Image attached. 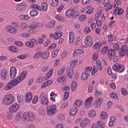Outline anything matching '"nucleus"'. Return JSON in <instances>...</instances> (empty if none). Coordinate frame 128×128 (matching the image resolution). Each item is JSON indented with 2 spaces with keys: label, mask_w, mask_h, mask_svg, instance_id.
<instances>
[{
  "label": "nucleus",
  "mask_w": 128,
  "mask_h": 128,
  "mask_svg": "<svg viewBox=\"0 0 128 128\" xmlns=\"http://www.w3.org/2000/svg\"><path fill=\"white\" fill-rule=\"evenodd\" d=\"M40 24L41 25H42V24L41 23H38L36 22H33L32 25H30L29 27L31 29H36L37 27L38 24Z\"/></svg>",
  "instance_id": "23"
},
{
  "label": "nucleus",
  "mask_w": 128,
  "mask_h": 128,
  "mask_svg": "<svg viewBox=\"0 0 128 128\" xmlns=\"http://www.w3.org/2000/svg\"><path fill=\"white\" fill-rule=\"evenodd\" d=\"M19 17L21 19L24 20H28L30 18V17L27 15H20L19 16Z\"/></svg>",
  "instance_id": "32"
},
{
  "label": "nucleus",
  "mask_w": 128,
  "mask_h": 128,
  "mask_svg": "<svg viewBox=\"0 0 128 128\" xmlns=\"http://www.w3.org/2000/svg\"><path fill=\"white\" fill-rule=\"evenodd\" d=\"M9 50L13 52H17L18 51V49L14 46H10L9 48Z\"/></svg>",
  "instance_id": "33"
},
{
  "label": "nucleus",
  "mask_w": 128,
  "mask_h": 128,
  "mask_svg": "<svg viewBox=\"0 0 128 128\" xmlns=\"http://www.w3.org/2000/svg\"><path fill=\"white\" fill-rule=\"evenodd\" d=\"M46 110L49 116L54 114L57 112L56 106L53 105L47 107Z\"/></svg>",
  "instance_id": "3"
},
{
  "label": "nucleus",
  "mask_w": 128,
  "mask_h": 128,
  "mask_svg": "<svg viewBox=\"0 0 128 128\" xmlns=\"http://www.w3.org/2000/svg\"><path fill=\"white\" fill-rule=\"evenodd\" d=\"M17 29L15 28H12L11 29V31L10 33L12 34H16L17 32Z\"/></svg>",
  "instance_id": "60"
},
{
  "label": "nucleus",
  "mask_w": 128,
  "mask_h": 128,
  "mask_svg": "<svg viewBox=\"0 0 128 128\" xmlns=\"http://www.w3.org/2000/svg\"><path fill=\"white\" fill-rule=\"evenodd\" d=\"M18 84L15 79L10 81L5 86L4 89L6 90H9L11 89L14 86L17 85Z\"/></svg>",
  "instance_id": "5"
},
{
  "label": "nucleus",
  "mask_w": 128,
  "mask_h": 128,
  "mask_svg": "<svg viewBox=\"0 0 128 128\" xmlns=\"http://www.w3.org/2000/svg\"><path fill=\"white\" fill-rule=\"evenodd\" d=\"M27 74L26 72L23 71L20 75L19 77L16 78L15 79L18 84L22 81L26 77Z\"/></svg>",
  "instance_id": "4"
},
{
  "label": "nucleus",
  "mask_w": 128,
  "mask_h": 128,
  "mask_svg": "<svg viewBox=\"0 0 128 128\" xmlns=\"http://www.w3.org/2000/svg\"><path fill=\"white\" fill-rule=\"evenodd\" d=\"M40 57L44 60H46L49 57V52H46L45 53H41L40 54Z\"/></svg>",
  "instance_id": "21"
},
{
  "label": "nucleus",
  "mask_w": 128,
  "mask_h": 128,
  "mask_svg": "<svg viewBox=\"0 0 128 128\" xmlns=\"http://www.w3.org/2000/svg\"><path fill=\"white\" fill-rule=\"evenodd\" d=\"M56 32H55V36L54 38V40H56L60 38L62 36V32H59L60 30L59 28L56 29Z\"/></svg>",
  "instance_id": "14"
},
{
  "label": "nucleus",
  "mask_w": 128,
  "mask_h": 128,
  "mask_svg": "<svg viewBox=\"0 0 128 128\" xmlns=\"http://www.w3.org/2000/svg\"><path fill=\"white\" fill-rule=\"evenodd\" d=\"M83 102L80 100H78L76 101L74 104V106L76 105L77 106H79L81 104H82Z\"/></svg>",
  "instance_id": "37"
},
{
  "label": "nucleus",
  "mask_w": 128,
  "mask_h": 128,
  "mask_svg": "<svg viewBox=\"0 0 128 128\" xmlns=\"http://www.w3.org/2000/svg\"><path fill=\"white\" fill-rule=\"evenodd\" d=\"M74 12L75 10L74 9H69L66 12L65 15L66 16L70 17L74 15Z\"/></svg>",
  "instance_id": "13"
},
{
  "label": "nucleus",
  "mask_w": 128,
  "mask_h": 128,
  "mask_svg": "<svg viewBox=\"0 0 128 128\" xmlns=\"http://www.w3.org/2000/svg\"><path fill=\"white\" fill-rule=\"evenodd\" d=\"M89 74L85 72L83 73L81 76V78L82 80H86L89 76Z\"/></svg>",
  "instance_id": "25"
},
{
  "label": "nucleus",
  "mask_w": 128,
  "mask_h": 128,
  "mask_svg": "<svg viewBox=\"0 0 128 128\" xmlns=\"http://www.w3.org/2000/svg\"><path fill=\"white\" fill-rule=\"evenodd\" d=\"M103 101V99L102 98H98L96 100L94 103L95 106L96 108L99 107Z\"/></svg>",
  "instance_id": "15"
},
{
  "label": "nucleus",
  "mask_w": 128,
  "mask_h": 128,
  "mask_svg": "<svg viewBox=\"0 0 128 128\" xmlns=\"http://www.w3.org/2000/svg\"><path fill=\"white\" fill-rule=\"evenodd\" d=\"M23 117L25 120L28 121H32L34 119L33 114L32 112H26L24 113Z\"/></svg>",
  "instance_id": "6"
},
{
  "label": "nucleus",
  "mask_w": 128,
  "mask_h": 128,
  "mask_svg": "<svg viewBox=\"0 0 128 128\" xmlns=\"http://www.w3.org/2000/svg\"><path fill=\"white\" fill-rule=\"evenodd\" d=\"M97 123L102 128H104L105 126L104 124L100 121H98L97 122Z\"/></svg>",
  "instance_id": "53"
},
{
  "label": "nucleus",
  "mask_w": 128,
  "mask_h": 128,
  "mask_svg": "<svg viewBox=\"0 0 128 128\" xmlns=\"http://www.w3.org/2000/svg\"><path fill=\"white\" fill-rule=\"evenodd\" d=\"M48 4L46 3H42L41 4L42 8L43 10L44 11L46 12L48 10Z\"/></svg>",
  "instance_id": "36"
},
{
  "label": "nucleus",
  "mask_w": 128,
  "mask_h": 128,
  "mask_svg": "<svg viewBox=\"0 0 128 128\" xmlns=\"http://www.w3.org/2000/svg\"><path fill=\"white\" fill-rule=\"evenodd\" d=\"M77 83L76 81L73 82L72 84L71 89L73 91H75L77 88Z\"/></svg>",
  "instance_id": "30"
},
{
  "label": "nucleus",
  "mask_w": 128,
  "mask_h": 128,
  "mask_svg": "<svg viewBox=\"0 0 128 128\" xmlns=\"http://www.w3.org/2000/svg\"><path fill=\"white\" fill-rule=\"evenodd\" d=\"M110 97L112 98L116 99L117 98L118 96L117 95L115 94L112 93L110 94Z\"/></svg>",
  "instance_id": "63"
},
{
  "label": "nucleus",
  "mask_w": 128,
  "mask_h": 128,
  "mask_svg": "<svg viewBox=\"0 0 128 128\" xmlns=\"http://www.w3.org/2000/svg\"><path fill=\"white\" fill-rule=\"evenodd\" d=\"M78 60H74L71 61L70 63V66L72 68H74L75 65L77 64L78 62Z\"/></svg>",
  "instance_id": "34"
},
{
  "label": "nucleus",
  "mask_w": 128,
  "mask_h": 128,
  "mask_svg": "<svg viewBox=\"0 0 128 128\" xmlns=\"http://www.w3.org/2000/svg\"><path fill=\"white\" fill-rule=\"evenodd\" d=\"M120 50H122L123 51L126 52L128 50V46L126 45L123 46H122Z\"/></svg>",
  "instance_id": "52"
},
{
  "label": "nucleus",
  "mask_w": 128,
  "mask_h": 128,
  "mask_svg": "<svg viewBox=\"0 0 128 128\" xmlns=\"http://www.w3.org/2000/svg\"><path fill=\"white\" fill-rule=\"evenodd\" d=\"M17 74V70L14 67H12L10 68V77L12 78H14Z\"/></svg>",
  "instance_id": "10"
},
{
  "label": "nucleus",
  "mask_w": 128,
  "mask_h": 128,
  "mask_svg": "<svg viewBox=\"0 0 128 128\" xmlns=\"http://www.w3.org/2000/svg\"><path fill=\"white\" fill-rule=\"evenodd\" d=\"M30 14L31 16L34 17L37 16L38 14V13L37 10L34 9L30 11Z\"/></svg>",
  "instance_id": "20"
},
{
  "label": "nucleus",
  "mask_w": 128,
  "mask_h": 128,
  "mask_svg": "<svg viewBox=\"0 0 128 128\" xmlns=\"http://www.w3.org/2000/svg\"><path fill=\"white\" fill-rule=\"evenodd\" d=\"M67 73L68 77L72 78V76L74 74L73 70L70 67L68 68L67 70Z\"/></svg>",
  "instance_id": "17"
},
{
  "label": "nucleus",
  "mask_w": 128,
  "mask_h": 128,
  "mask_svg": "<svg viewBox=\"0 0 128 128\" xmlns=\"http://www.w3.org/2000/svg\"><path fill=\"white\" fill-rule=\"evenodd\" d=\"M69 94V92H65L64 93V96L63 100H66L68 98Z\"/></svg>",
  "instance_id": "55"
},
{
  "label": "nucleus",
  "mask_w": 128,
  "mask_h": 128,
  "mask_svg": "<svg viewBox=\"0 0 128 128\" xmlns=\"http://www.w3.org/2000/svg\"><path fill=\"white\" fill-rule=\"evenodd\" d=\"M59 3L58 0H52L50 3L51 5L53 6H57Z\"/></svg>",
  "instance_id": "35"
},
{
  "label": "nucleus",
  "mask_w": 128,
  "mask_h": 128,
  "mask_svg": "<svg viewBox=\"0 0 128 128\" xmlns=\"http://www.w3.org/2000/svg\"><path fill=\"white\" fill-rule=\"evenodd\" d=\"M86 18V16L84 14H82L81 16H80L78 19L80 21H83Z\"/></svg>",
  "instance_id": "48"
},
{
  "label": "nucleus",
  "mask_w": 128,
  "mask_h": 128,
  "mask_svg": "<svg viewBox=\"0 0 128 128\" xmlns=\"http://www.w3.org/2000/svg\"><path fill=\"white\" fill-rule=\"evenodd\" d=\"M17 100L18 102L20 103H22L23 98L22 96L21 95L18 96H17Z\"/></svg>",
  "instance_id": "49"
},
{
  "label": "nucleus",
  "mask_w": 128,
  "mask_h": 128,
  "mask_svg": "<svg viewBox=\"0 0 128 128\" xmlns=\"http://www.w3.org/2000/svg\"><path fill=\"white\" fill-rule=\"evenodd\" d=\"M20 108V105L17 103H14L9 108L10 112L12 113L16 112Z\"/></svg>",
  "instance_id": "9"
},
{
  "label": "nucleus",
  "mask_w": 128,
  "mask_h": 128,
  "mask_svg": "<svg viewBox=\"0 0 128 128\" xmlns=\"http://www.w3.org/2000/svg\"><path fill=\"white\" fill-rule=\"evenodd\" d=\"M56 23V22L52 20L46 24V26L47 28H51L53 27Z\"/></svg>",
  "instance_id": "19"
},
{
  "label": "nucleus",
  "mask_w": 128,
  "mask_h": 128,
  "mask_svg": "<svg viewBox=\"0 0 128 128\" xmlns=\"http://www.w3.org/2000/svg\"><path fill=\"white\" fill-rule=\"evenodd\" d=\"M27 26V25L25 23L22 22L20 24V27L22 28L23 29H24L26 28Z\"/></svg>",
  "instance_id": "56"
},
{
  "label": "nucleus",
  "mask_w": 128,
  "mask_h": 128,
  "mask_svg": "<svg viewBox=\"0 0 128 128\" xmlns=\"http://www.w3.org/2000/svg\"><path fill=\"white\" fill-rule=\"evenodd\" d=\"M53 70L51 69L49 72H48L45 76V79L47 80L52 75L53 73Z\"/></svg>",
  "instance_id": "31"
},
{
  "label": "nucleus",
  "mask_w": 128,
  "mask_h": 128,
  "mask_svg": "<svg viewBox=\"0 0 128 128\" xmlns=\"http://www.w3.org/2000/svg\"><path fill=\"white\" fill-rule=\"evenodd\" d=\"M7 73V72L6 70L4 69L2 70L1 75V78L3 80H5L6 78V75Z\"/></svg>",
  "instance_id": "22"
},
{
  "label": "nucleus",
  "mask_w": 128,
  "mask_h": 128,
  "mask_svg": "<svg viewBox=\"0 0 128 128\" xmlns=\"http://www.w3.org/2000/svg\"><path fill=\"white\" fill-rule=\"evenodd\" d=\"M126 52H124L120 50L119 52V57L120 58H121L122 56H124L126 54Z\"/></svg>",
  "instance_id": "47"
},
{
  "label": "nucleus",
  "mask_w": 128,
  "mask_h": 128,
  "mask_svg": "<svg viewBox=\"0 0 128 128\" xmlns=\"http://www.w3.org/2000/svg\"><path fill=\"white\" fill-rule=\"evenodd\" d=\"M108 49V47L105 46L103 48L102 50V53L103 54H105L106 51Z\"/></svg>",
  "instance_id": "59"
},
{
  "label": "nucleus",
  "mask_w": 128,
  "mask_h": 128,
  "mask_svg": "<svg viewBox=\"0 0 128 128\" xmlns=\"http://www.w3.org/2000/svg\"><path fill=\"white\" fill-rule=\"evenodd\" d=\"M26 57V55L22 54L18 56L17 58L19 59L22 60L25 58Z\"/></svg>",
  "instance_id": "54"
},
{
  "label": "nucleus",
  "mask_w": 128,
  "mask_h": 128,
  "mask_svg": "<svg viewBox=\"0 0 128 128\" xmlns=\"http://www.w3.org/2000/svg\"><path fill=\"white\" fill-rule=\"evenodd\" d=\"M92 97H90L87 99L85 101V105H89L92 101Z\"/></svg>",
  "instance_id": "38"
},
{
  "label": "nucleus",
  "mask_w": 128,
  "mask_h": 128,
  "mask_svg": "<svg viewBox=\"0 0 128 128\" xmlns=\"http://www.w3.org/2000/svg\"><path fill=\"white\" fill-rule=\"evenodd\" d=\"M60 50V49H58L52 52V57L53 58L56 57L58 54Z\"/></svg>",
  "instance_id": "41"
},
{
  "label": "nucleus",
  "mask_w": 128,
  "mask_h": 128,
  "mask_svg": "<svg viewBox=\"0 0 128 128\" xmlns=\"http://www.w3.org/2000/svg\"><path fill=\"white\" fill-rule=\"evenodd\" d=\"M14 100V96L11 94H9L5 96L2 102L4 105H9L12 103Z\"/></svg>",
  "instance_id": "1"
},
{
  "label": "nucleus",
  "mask_w": 128,
  "mask_h": 128,
  "mask_svg": "<svg viewBox=\"0 0 128 128\" xmlns=\"http://www.w3.org/2000/svg\"><path fill=\"white\" fill-rule=\"evenodd\" d=\"M118 9V12L117 14L118 15H121L124 12V10L122 8H120Z\"/></svg>",
  "instance_id": "57"
},
{
  "label": "nucleus",
  "mask_w": 128,
  "mask_h": 128,
  "mask_svg": "<svg viewBox=\"0 0 128 128\" xmlns=\"http://www.w3.org/2000/svg\"><path fill=\"white\" fill-rule=\"evenodd\" d=\"M120 64H115L113 66L112 68L115 71L118 72Z\"/></svg>",
  "instance_id": "39"
},
{
  "label": "nucleus",
  "mask_w": 128,
  "mask_h": 128,
  "mask_svg": "<svg viewBox=\"0 0 128 128\" xmlns=\"http://www.w3.org/2000/svg\"><path fill=\"white\" fill-rule=\"evenodd\" d=\"M74 34L72 32H70L69 39V42L71 44H72L74 42Z\"/></svg>",
  "instance_id": "18"
},
{
  "label": "nucleus",
  "mask_w": 128,
  "mask_h": 128,
  "mask_svg": "<svg viewBox=\"0 0 128 128\" xmlns=\"http://www.w3.org/2000/svg\"><path fill=\"white\" fill-rule=\"evenodd\" d=\"M108 56L110 60H112L114 62H117L118 60V58L115 54L114 51L112 49H110L108 52Z\"/></svg>",
  "instance_id": "2"
},
{
  "label": "nucleus",
  "mask_w": 128,
  "mask_h": 128,
  "mask_svg": "<svg viewBox=\"0 0 128 128\" xmlns=\"http://www.w3.org/2000/svg\"><path fill=\"white\" fill-rule=\"evenodd\" d=\"M65 68L64 67H63L61 68V70H59L58 72V74L60 75L62 74L64 72V71Z\"/></svg>",
  "instance_id": "50"
},
{
  "label": "nucleus",
  "mask_w": 128,
  "mask_h": 128,
  "mask_svg": "<svg viewBox=\"0 0 128 128\" xmlns=\"http://www.w3.org/2000/svg\"><path fill=\"white\" fill-rule=\"evenodd\" d=\"M40 98L41 99V102L42 104L44 106H46L48 104V98L46 96L44 95L43 93H42Z\"/></svg>",
  "instance_id": "7"
},
{
  "label": "nucleus",
  "mask_w": 128,
  "mask_h": 128,
  "mask_svg": "<svg viewBox=\"0 0 128 128\" xmlns=\"http://www.w3.org/2000/svg\"><path fill=\"white\" fill-rule=\"evenodd\" d=\"M88 114L90 117L93 118L96 116V112L94 110H91L89 112Z\"/></svg>",
  "instance_id": "28"
},
{
  "label": "nucleus",
  "mask_w": 128,
  "mask_h": 128,
  "mask_svg": "<svg viewBox=\"0 0 128 128\" xmlns=\"http://www.w3.org/2000/svg\"><path fill=\"white\" fill-rule=\"evenodd\" d=\"M14 44L16 45L20 46H23L22 42L20 41L16 42H15Z\"/></svg>",
  "instance_id": "58"
},
{
  "label": "nucleus",
  "mask_w": 128,
  "mask_h": 128,
  "mask_svg": "<svg viewBox=\"0 0 128 128\" xmlns=\"http://www.w3.org/2000/svg\"><path fill=\"white\" fill-rule=\"evenodd\" d=\"M124 70V67L122 65L120 64L118 72L119 73H121L123 72Z\"/></svg>",
  "instance_id": "46"
},
{
  "label": "nucleus",
  "mask_w": 128,
  "mask_h": 128,
  "mask_svg": "<svg viewBox=\"0 0 128 128\" xmlns=\"http://www.w3.org/2000/svg\"><path fill=\"white\" fill-rule=\"evenodd\" d=\"M66 78V76H64L62 77H60L58 78L57 79V80L58 82L62 83L65 80Z\"/></svg>",
  "instance_id": "26"
},
{
  "label": "nucleus",
  "mask_w": 128,
  "mask_h": 128,
  "mask_svg": "<svg viewBox=\"0 0 128 128\" xmlns=\"http://www.w3.org/2000/svg\"><path fill=\"white\" fill-rule=\"evenodd\" d=\"M84 53V51L82 50H80V49H77L75 50L73 54V56L77 55L78 54H82Z\"/></svg>",
  "instance_id": "24"
},
{
  "label": "nucleus",
  "mask_w": 128,
  "mask_h": 128,
  "mask_svg": "<svg viewBox=\"0 0 128 128\" xmlns=\"http://www.w3.org/2000/svg\"><path fill=\"white\" fill-rule=\"evenodd\" d=\"M107 116L106 113L104 111H102L101 113L100 117L101 119H103L106 118Z\"/></svg>",
  "instance_id": "29"
},
{
  "label": "nucleus",
  "mask_w": 128,
  "mask_h": 128,
  "mask_svg": "<svg viewBox=\"0 0 128 128\" xmlns=\"http://www.w3.org/2000/svg\"><path fill=\"white\" fill-rule=\"evenodd\" d=\"M113 48L115 50L118 49L119 48V45L116 44H114L113 45Z\"/></svg>",
  "instance_id": "62"
},
{
  "label": "nucleus",
  "mask_w": 128,
  "mask_h": 128,
  "mask_svg": "<svg viewBox=\"0 0 128 128\" xmlns=\"http://www.w3.org/2000/svg\"><path fill=\"white\" fill-rule=\"evenodd\" d=\"M27 128H36L35 125L33 124H31L28 125L26 126Z\"/></svg>",
  "instance_id": "64"
},
{
  "label": "nucleus",
  "mask_w": 128,
  "mask_h": 128,
  "mask_svg": "<svg viewBox=\"0 0 128 128\" xmlns=\"http://www.w3.org/2000/svg\"><path fill=\"white\" fill-rule=\"evenodd\" d=\"M90 32V28L88 27H87L85 28L84 29V32L86 34H88Z\"/></svg>",
  "instance_id": "51"
},
{
  "label": "nucleus",
  "mask_w": 128,
  "mask_h": 128,
  "mask_svg": "<svg viewBox=\"0 0 128 128\" xmlns=\"http://www.w3.org/2000/svg\"><path fill=\"white\" fill-rule=\"evenodd\" d=\"M102 4H104V6L106 7L110 4V0H105L102 2Z\"/></svg>",
  "instance_id": "40"
},
{
  "label": "nucleus",
  "mask_w": 128,
  "mask_h": 128,
  "mask_svg": "<svg viewBox=\"0 0 128 128\" xmlns=\"http://www.w3.org/2000/svg\"><path fill=\"white\" fill-rule=\"evenodd\" d=\"M50 96H51L50 98V99L53 101H55L56 100L55 98L56 96H57L56 94H55L54 92H52L50 94Z\"/></svg>",
  "instance_id": "44"
},
{
  "label": "nucleus",
  "mask_w": 128,
  "mask_h": 128,
  "mask_svg": "<svg viewBox=\"0 0 128 128\" xmlns=\"http://www.w3.org/2000/svg\"><path fill=\"white\" fill-rule=\"evenodd\" d=\"M26 5L24 4H20L16 6V10L19 12H22L25 10Z\"/></svg>",
  "instance_id": "12"
},
{
  "label": "nucleus",
  "mask_w": 128,
  "mask_h": 128,
  "mask_svg": "<svg viewBox=\"0 0 128 128\" xmlns=\"http://www.w3.org/2000/svg\"><path fill=\"white\" fill-rule=\"evenodd\" d=\"M85 44L88 46H90L93 44V41L92 37L88 35L84 39Z\"/></svg>",
  "instance_id": "8"
},
{
  "label": "nucleus",
  "mask_w": 128,
  "mask_h": 128,
  "mask_svg": "<svg viewBox=\"0 0 128 128\" xmlns=\"http://www.w3.org/2000/svg\"><path fill=\"white\" fill-rule=\"evenodd\" d=\"M102 44L100 42H96L93 46V48L94 49L98 48H100Z\"/></svg>",
  "instance_id": "42"
},
{
  "label": "nucleus",
  "mask_w": 128,
  "mask_h": 128,
  "mask_svg": "<svg viewBox=\"0 0 128 128\" xmlns=\"http://www.w3.org/2000/svg\"><path fill=\"white\" fill-rule=\"evenodd\" d=\"M97 71V69L96 66H94L93 67V70L92 72V75H94V74Z\"/></svg>",
  "instance_id": "61"
},
{
  "label": "nucleus",
  "mask_w": 128,
  "mask_h": 128,
  "mask_svg": "<svg viewBox=\"0 0 128 128\" xmlns=\"http://www.w3.org/2000/svg\"><path fill=\"white\" fill-rule=\"evenodd\" d=\"M78 111V110L77 108H72L70 110V114L72 116H74L76 114Z\"/></svg>",
  "instance_id": "27"
},
{
  "label": "nucleus",
  "mask_w": 128,
  "mask_h": 128,
  "mask_svg": "<svg viewBox=\"0 0 128 128\" xmlns=\"http://www.w3.org/2000/svg\"><path fill=\"white\" fill-rule=\"evenodd\" d=\"M26 45L27 46L30 48H32L34 46V44L30 42H26Z\"/></svg>",
  "instance_id": "43"
},
{
  "label": "nucleus",
  "mask_w": 128,
  "mask_h": 128,
  "mask_svg": "<svg viewBox=\"0 0 128 128\" xmlns=\"http://www.w3.org/2000/svg\"><path fill=\"white\" fill-rule=\"evenodd\" d=\"M90 123V121L88 118L84 119L80 123V126L82 128H84L86 125L89 124Z\"/></svg>",
  "instance_id": "11"
},
{
  "label": "nucleus",
  "mask_w": 128,
  "mask_h": 128,
  "mask_svg": "<svg viewBox=\"0 0 128 128\" xmlns=\"http://www.w3.org/2000/svg\"><path fill=\"white\" fill-rule=\"evenodd\" d=\"M31 7L34 8H37L39 10H42V8L36 4H34L32 5Z\"/></svg>",
  "instance_id": "45"
},
{
  "label": "nucleus",
  "mask_w": 128,
  "mask_h": 128,
  "mask_svg": "<svg viewBox=\"0 0 128 128\" xmlns=\"http://www.w3.org/2000/svg\"><path fill=\"white\" fill-rule=\"evenodd\" d=\"M26 102H30L32 99V94L30 92L27 93L26 96Z\"/></svg>",
  "instance_id": "16"
}]
</instances>
